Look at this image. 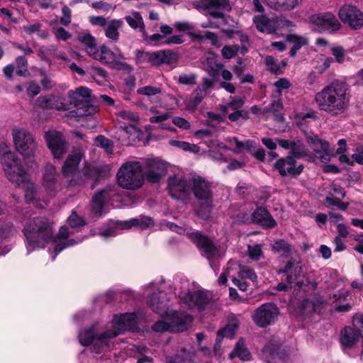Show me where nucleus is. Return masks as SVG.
Listing matches in <instances>:
<instances>
[{
	"label": "nucleus",
	"instance_id": "1",
	"mask_svg": "<svg viewBox=\"0 0 363 363\" xmlns=\"http://www.w3.org/2000/svg\"><path fill=\"white\" fill-rule=\"evenodd\" d=\"M315 101L320 111L330 116L342 115L350 106V86L343 80H334L315 94Z\"/></svg>",
	"mask_w": 363,
	"mask_h": 363
},
{
	"label": "nucleus",
	"instance_id": "2",
	"mask_svg": "<svg viewBox=\"0 0 363 363\" xmlns=\"http://www.w3.org/2000/svg\"><path fill=\"white\" fill-rule=\"evenodd\" d=\"M23 233L33 247H44L52 237V223L44 217H33L24 225Z\"/></svg>",
	"mask_w": 363,
	"mask_h": 363
},
{
	"label": "nucleus",
	"instance_id": "3",
	"mask_svg": "<svg viewBox=\"0 0 363 363\" xmlns=\"http://www.w3.org/2000/svg\"><path fill=\"white\" fill-rule=\"evenodd\" d=\"M0 156L3 171L11 182L20 186L22 182L27 181L28 174L24 170L20 160L5 145L4 147L1 146Z\"/></svg>",
	"mask_w": 363,
	"mask_h": 363
},
{
	"label": "nucleus",
	"instance_id": "4",
	"mask_svg": "<svg viewBox=\"0 0 363 363\" xmlns=\"http://www.w3.org/2000/svg\"><path fill=\"white\" fill-rule=\"evenodd\" d=\"M12 138L17 152L26 161L33 162L38 147L35 135L26 128H14L12 130Z\"/></svg>",
	"mask_w": 363,
	"mask_h": 363
},
{
	"label": "nucleus",
	"instance_id": "5",
	"mask_svg": "<svg viewBox=\"0 0 363 363\" xmlns=\"http://www.w3.org/2000/svg\"><path fill=\"white\" fill-rule=\"evenodd\" d=\"M143 167L139 162L133 161L124 163L117 173V180L120 186L126 189H138L144 182Z\"/></svg>",
	"mask_w": 363,
	"mask_h": 363
},
{
	"label": "nucleus",
	"instance_id": "6",
	"mask_svg": "<svg viewBox=\"0 0 363 363\" xmlns=\"http://www.w3.org/2000/svg\"><path fill=\"white\" fill-rule=\"evenodd\" d=\"M93 59L111 68L128 73L133 70V66L125 62V57L118 48L112 50L106 45H102L99 48Z\"/></svg>",
	"mask_w": 363,
	"mask_h": 363
},
{
	"label": "nucleus",
	"instance_id": "7",
	"mask_svg": "<svg viewBox=\"0 0 363 363\" xmlns=\"http://www.w3.org/2000/svg\"><path fill=\"white\" fill-rule=\"evenodd\" d=\"M191 191L194 192L195 197L199 200L206 201L203 211L201 208L197 210L198 215L202 218H207L210 216L211 206L209 200L212 196V191L210 184L200 176H193L190 179Z\"/></svg>",
	"mask_w": 363,
	"mask_h": 363
},
{
	"label": "nucleus",
	"instance_id": "8",
	"mask_svg": "<svg viewBox=\"0 0 363 363\" xmlns=\"http://www.w3.org/2000/svg\"><path fill=\"white\" fill-rule=\"evenodd\" d=\"M308 22L312 26V30L318 33H334L341 28L339 20L331 12L312 14L308 18Z\"/></svg>",
	"mask_w": 363,
	"mask_h": 363
},
{
	"label": "nucleus",
	"instance_id": "9",
	"mask_svg": "<svg viewBox=\"0 0 363 363\" xmlns=\"http://www.w3.org/2000/svg\"><path fill=\"white\" fill-rule=\"evenodd\" d=\"M91 90L87 87H79L75 91H69L70 104L78 108L81 116L91 115L97 111V108L89 104Z\"/></svg>",
	"mask_w": 363,
	"mask_h": 363
},
{
	"label": "nucleus",
	"instance_id": "10",
	"mask_svg": "<svg viewBox=\"0 0 363 363\" xmlns=\"http://www.w3.org/2000/svg\"><path fill=\"white\" fill-rule=\"evenodd\" d=\"M279 314V308L275 304L265 303L255 310L251 318L256 325L266 328L275 323Z\"/></svg>",
	"mask_w": 363,
	"mask_h": 363
},
{
	"label": "nucleus",
	"instance_id": "11",
	"mask_svg": "<svg viewBox=\"0 0 363 363\" xmlns=\"http://www.w3.org/2000/svg\"><path fill=\"white\" fill-rule=\"evenodd\" d=\"M191 4L199 11H207L208 15L214 18L223 19L224 11L230 9L228 0H194Z\"/></svg>",
	"mask_w": 363,
	"mask_h": 363
},
{
	"label": "nucleus",
	"instance_id": "12",
	"mask_svg": "<svg viewBox=\"0 0 363 363\" xmlns=\"http://www.w3.org/2000/svg\"><path fill=\"white\" fill-rule=\"evenodd\" d=\"M101 174V171L99 167L84 162L82 172L69 181V186H82L88 184L89 182H92L91 189H94L99 180Z\"/></svg>",
	"mask_w": 363,
	"mask_h": 363
},
{
	"label": "nucleus",
	"instance_id": "13",
	"mask_svg": "<svg viewBox=\"0 0 363 363\" xmlns=\"http://www.w3.org/2000/svg\"><path fill=\"white\" fill-rule=\"evenodd\" d=\"M253 23L260 33H274L279 28L292 27L293 22L284 18H269L265 15H257L253 17Z\"/></svg>",
	"mask_w": 363,
	"mask_h": 363
},
{
	"label": "nucleus",
	"instance_id": "14",
	"mask_svg": "<svg viewBox=\"0 0 363 363\" xmlns=\"http://www.w3.org/2000/svg\"><path fill=\"white\" fill-rule=\"evenodd\" d=\"M279 273L286 274V282H280L277 289L279 291H286L293 287H301L303 284V279L301 278V267L298 264H295L293 262H288L284 269H280Z\"/></svg>",
	"mask_w": 363,
	"mask_h": 363
},
{
	"label": "nucleus",
	"instance_id": "15",
	"mask_svg": "<svg viewBox=\"0 0 363 363\" xmlns=\"http://www.w3.org/2000/svg\"><path fill=\"white\" fill-rule=\"evenodd\" d=\"M186 236L199 249L203 250L204 256L209 261L219 256L220 252L218 247L209 237L199 231L186 233Z\"/></svg>",
	"mask_w": 363,
	"mask_h": 363
},
{
	"label": "nucleus",
	"instance_id": "16",
	"mask_svg": "<svg viewBox=\"0 0 363 363\" xmlns=\"http://www.w3.org/2000/svg\"><path fill=\"white\" fill-rule=\"evenodd\" d=\"M79 342L83 345H92L96 352L99 353L104 347H108V340L106 331L103 333H96L94 328L84 329L80 331L78 336Z\"/></svg>",
	"mask_w": 363,
	"mask_h": 363
},
{
	"label": "nucleus",
	"instance_id": "17",
	"mask_svg": "<svg viewBox=\"0 0 363 363\" xmlns=\"http://www.w3.org/2000/svg\"><path fill=\"white\" fill-rule=\"evenodd\" d=\"M340 19L353 29L357 30L363 26V13L357 6L345 4L339 10Z\"/></svg>",
	"mask_w": 363,
	"mask_h": 363
},
{
	"label": "nucleus",
	"instance_id": "18",
	"mask_svg": "<svg viewBox=\"0 0 363 363\" xmlns=\"http://www.w3.org/2000/svg\"><path fill=\"white\" fill-rule=\"evenodd\" d=\"M145 175L150 183L159 182L167 174V164L157 158L146 159L143 164Z\"/></svg>",
	"mask_w": 363,
	"mask_h": 363
},
{
	"label": "nucleus",
	"instance_id": "19",
	"mask_svg": "<svg viewBox=\"0 0 363 363\" xmlns=\"http://www.w3.org/2000/svg\"><path fill=\"white\" fill-rule=\"evenodd\" d=\"M137 325V316L135 313H125L115 316L113 320V329L106 330L108 337L113 338L120 335L123 330H134Z\"/></svg>",
	"mask_w": 363,
	"mask_h": 363
},
{
	"label": "nucleus",
	"instance_id": "20",
	"mask_svg": "<svg viewBox=\"0 0 363 363\" xmlns=\"http://www.w3.org/2000/svg\"><path fill=\"white\" fill-rule=\"evenodd\" d=\"M168 189L170 195L176 199H184L191 193L190 179L182 176L174 175L168 179Z\"/></svg>",
	"mask_w": 363,
	"mask_h": 363
},
{
	"label": "nucleus",
	"instance_id": "21",
	"mask_svg": "<svg viewBox=\"0 0 363 363\" xmlns=\"http://www.w3.org/2000/svg\"><path fill=\"white\" fill-rule=\"evenodd\" d=\"M45 140L54 158L60 159L67 150V143L62 134L57 130H48L45 133Z\"/></svg>",
	"mask_w": 363,
	"mask_h": 363
},
{
	"label": "nucleus",
	"instance_id": "22",
	"mask_svg": "<svg viewBox=\"0 0 363 363\" xmlns=\"http://www.w3.org/2000/svg\"><path fill=\"white\" fill-rule=\"evenodd\" d=\"M84 157V152L82 150L78 149L72 152L62 167V173L65 179H67V182L73 178L77 173L78 167L82 159Z\"/></svg>",
	"mask_w": 363,
	"mask_h": 363
},
{
	"label": "nucleus",
	"instance_id": "23",
	"mask_svg": "<svg viewBox=\"0 0 363 363\" xmlns=\"http://www.w3.org/2000/svg\"><path fill=\"white\" fill-rule=\"evenodd\" d=\"M274 168L282 177L287 175L298 176L302 172L303 166L302 164H296V160L293 157L287 156L278 160L274 164Z\"/></svg>",
	"mask_w": 363,
	"mask_h": 363
},
{
	"label": "nucleus",
	"instance_id": "24",
	"mask_svg": "<svg viewBox=\"0 0 363 363\" xmlns=\"http://www.w3.org/2000/svg\"><path fill=\"white\" fill-rule=\"evenodd\" d=\"M114 195L113 187L106 186L104 189L97 191L91 199V211L98 216H101L104 213L105 203L111 199Z\"/></svg>",
	"mask_w": 363,
	"mask_h": 363
},
{
	"label": "nucleus",
	"instance_id": "25",
	"mask_svg": "<svg viewBox=\"0 0 363 363\" xmlns=\"http://www.w3.org/2000/svg\"><path fill=\"white\" fill-rule=\"evenodd\" d=\"M180 298L188 308H197L199 310L205 308L211 300L208 295L202 291L184 293Z\"/></svg>",
	"mask_w": 363,
	"mask_h": 363
},
{
	"label": "nucleus",
	"instance_id": "26",
	"mask_svg": "<svg viewBox=\"0 0 363 363\" xmlns=\"http://www.w3.org/2000/svg\"><path fill=\"white\" fill-rule=\"evenodd\" d=\"M307 141L315 152V157L326 163L330 161L332 151L328 142L318 138L315 135L307 137Z\"/></svg>",
	"mask_w": 363,
	"mask_h": 363
},
{
	"label": "nucleus",
	"instance_id": "27",
	"mask_svg": "<svg viewBox=\"0 0 363 363\" xmlns=\"http://www.w3.org/2000/svg\"><path fill=\"white\" fill-rule=\"evenodd\" d=\"M171 322V332L179 333L188 330L192 323V316L183 312L175 311L169 315Z\"/></svg>",
	"mask_w": 363,
	"mask_h": 363
},
{
	"label": "nucleus",
	"instance_id": "28",
	"mask_svg": "<svg viewBox=\"0 0 363 363\" xmlns=\"http://www.w3.org/2000/svg\"><path fill=\"white\" fill-rule=\"evenodd\" d=\"M57 177V172L56 168L53 165L48 164L45 167L43 184L48 193L51 195H54L60 188Z\"/></svg>",
	"mask_w": 363,
	"mask_h": 363
},
{
	"label": "nucleus",
	"instance_id": "29",
	"mask_svg": "<svg viewBox=\"0 0 363 363\" xmlns=\"http://www.w3.org/2000/svg\"><path fill=\"white\" fill-rule=\"evenodd\" d=\"M169 298L164 291H159L153 293L147 300V305L155 313L163 314L166 312Z\"/></svg>",
	"mask_w": 363,
	"mask_h": 363
},
{
	"label": "nucleus",
	"instance_id": "30",
	"mask_svg": "<svg viewBox=\"0 0 363 363\" xmlns=\"http://www.w3.org/2000/svg\"><path fill=\"white\" fill-rule=\"evenodd\" d=\"M361 338L363 339L361 332L358 329L348 326L341 330L340 341L343 346L350 347Z\"/></svg>",
	"mask_w": 363,
	"mask_h": 363
},
{
	"label": "nucleus",
	"instance_id": "31",
	"mask_svg": "<svg viewBox=\"0 0 363 363\" xmlns=\"http://www.w3.org/2000/svg\"><path fill=\"white\" fill-rule=\"evenodd\" d=\"M136 64L149 63L152 66H159L162 62V50L152 52L138 50L136 52Z\"/></svg>",
	"mask_w": 363,
	"mask_h": 363
},
{
	"label": "nucleus",
	"instance_id": "32",
	"mask_svg": "<svg viewBox=\"0 0 363 363\" xmlns=\"http://www.w3.org/2000/svg\"><path fill=\"white\" fill-rule=\"evenodd\" d=\"M23 186L25 190V199L27 203L33 202L34 205L39 208H44L45 205H46V202L43 201V204L41 203H39L38 201V192L37 191L36 187L32 183L29 177L28 176V179L25 182H22L21 184V186Z\"/></svg>",
	"mask_w": 363,
	"mask_h": 363
},
{
	"label": "nucleus",
	"instance_id": "33",
	"mask_svg": "<svg viewBox=\"0 0 363 363\" xmlns=\"http://www.w3.org/2000/svg\"><path fill=\"white\" fill-rule=\"evenodd\" d=\"M252 220L262 226L273 228L277 223L270 213L264 208H257L252 215Z\"/></svg>",
	"mask_w": 363,
	"mask_h": 363
},
{
	"label": "nucleus",
	"instance_id": "34",
	"mask_svg": "<svg viewBox=\"0 0 363 363\" xmlns=\"http://www.w3.org/2000/svg\"><path fill=\"white\" fill-rule=\"evenodd\" d=\"M302 2L303 0H266L267 6L279 11H291Z\"/></svg>",
	"mask_w": 363,
	"mask_h": 363
},
{
	"label": "nucleus",
	"instance_id": "35",
	"mask_svg": "<svg viewBox=\"0 0 363 363\" xmlns=\"http://www.w3.org/2000/svg\"><path fill=\"white\" fill-rule=\"evenodd\" d=\"M79 41L85 46V50L91 57L94 58L99 48L96 47V38L88 32H80L77 35Z\"/></svg>",
	"mask_w": 363,
	"mask_h": 363
},
{
	"label": "nucleus",
	"instance_id": "36",
	"mask_svg": "<svg viewBox=\"0 0 363 363\" xmlns=\"http://www.w3.org/2000/svg\"><path fill=\"white\" fill-rule=\"evenodd\" d=\"M206 96L205 91L197 87L190 96L184 100L185 108L189 111H194Z\"/></svg>",
	"mask_w": 363,
	"mask_h": 363
},
{
	"label": "nucleus",
	"instance_id": "37",
	"mask_svg": "<svg viewBox=\"0 0 363 363\" xmlns=\"http://www.w3.org/2000/svg\"><path fill=\"white\" fill-rule=\"evenodd\" d=\"M69 235V229L67 227H61L57 233V238L62 240H66ZM79 241H75L74 239H69L67 240H63L59 243H57L55 247V256L52 257L54 259L55 256L62 252L64 249L73 246L75 244L78 243Z\"/></svg>",
	"mask_w": 363,
	"mask_h": 363
},
{
	"label": "nucleus",
	"instance_id": "38",
	"mask_svg": "<svg viewBox=\"0 0 363 363\" xmlns=\"http://www.w3.org/2000/svg\"><path fill=\"white\" fill-rule=\"evenodd\" d=\"M125 20L132 29L139 30L144 36L146 35L145 23L139 12L135 11H130L125 16Z\"/></svg>",
	"mask_w": 363,
	"mask_h": 363
},
{
	"label": "nucleus",
	"instance_id": "39",
	"mask_svg": "<svg viewBox=\"0 0 363 363\" xmlns=\"http://www.w3.org/2000/svg\"><path fill=\"white\" fill-rule=\"evenodd\" d=\"M123 21L121 19H113L108 22L105 28V35L113 41L119 39L118 30L123 26Z\"/></svg>",
	"mask_w": 363,
	"mask_h": 363
},
{
	"label": "nucleus",
	"instance_id": "40",
	"mask_svg": "<svg viewBox=\"0 0 363 363\" xmlns=\"http://www.w3.org/2000/svg\"><path fill=\"white\" fill-rule=\"evenodd\" d=\"M15 69L16 74L19 77H28L30 76V72L28 69V60L25 56H18L15 60Z\"/></svg>",
	"mask_w": 363,
	"mask_h": 363
},
{
	"label": "nucleus",
	"instance_id": "41",
	"mask_svg": "<svg viewBox=\"0 0 363 363\" xmlns=\"http://www.w3.org/2000/svg\"><path fill=\"white\" fill-rule=\"evenodd\" d=\"M229 357L230 359L238 357L241 360L247 361L250 359L251 354L243 343L239 342L237 343L234 350L229 354Z\"/></svg>",
	"mask_w": 363,
	"mask_h": 363
},
{
	"label": "nucleus",
	"instance_id": "42",
	"mask_svg": "<svg viewBox=\"0 0 363 363\" xmlns=\"http://www.w3.org/2000/svg\"><path fill=\"white\" fill-rule=\"evenodd\" d=\"M117 125H118V121L124 122L127 121L130 123H138L139 121V116L138 113L133 112L129 110H122L118 111L116 113Z\"/></svg>",
	"mask_w": 363,
	"mask_h": 363
},
{
	"label": "nucleus",
	"instance_id": "43",
	"mask_svg": "<svg viewBox=\"0 0 363 363\" xmlns=\"http://www.w3.org/2000/svg\"><path fill=\"white\" fill-rule=\"evenodd\" d=\"M57 50V48L55 45L43 46L38 49L37 55L41 60L48 61L52 57H54Z\"/></svg>",
	"mask_w": 363,
	"mask_h": 363
},
{
	"label": "nucleus",
	"instance_id": "44",
	"mask_svg": "<svg viewBox=\"0 0 363 363\" xmlns=\"http://www.w3.org/2000/svg\"><path fill=\"white\" fill-rule=\"evenodd\" d=\"M91 74L98 84H104L108 82V74L104 68L94 67L91 69Z\"/></svg>",
	"mask_w": 363,
	"mask_h": 363
},
{
	"label": "nucleus",
	"instance_id": "45",
	"mask_svg": "<svg viewBox=\"0 0 363 363\" xmlns=\"http://www.w3.org/2000/svg\"><path fill=\"white\" fill-rule=\"evenodd\" d=\"M274 252L281 253L284 257H288L291 251V246L285 240H279L272 245Z\"/></svg>",
	"mask_w": 363,
	"mask_h": 363
},
{
	"label": "nucleus",
	"instance_id": "46",
	"mask_svg": "<svg viewBox=\"0 0 363 363\" xmlns=\"http://www.w3.org/2000/svg\"><path fill=\"white\" fill-rule=\"evenodd\" d=\"M238 327V322L235 320L230 325L218 332L217 344L220 341V339L226 337H232L234 335L235 330Z\"/></svg>",
	"mask_w": 363,
	"mask_h": 363
},
{
	"label": "nucleus",
	"instance_id": "47",
	"mask_svg": "<svg viewBox=\"0 0 363 363\" xmlns=\"http://www.w3.org/2000/svg\"><path fill=\"white\" fill-rule=\"evenodd\" d=\"M286 38L288 42L293 43L294 47L298 50L308 43V39L305 36L289 34L286 35Z\"/></svg>",
	"mask_w": 363,
	"mask_h": 363
},
{
	"label": "nucleus",
	"instance_id": "48",
	"mask_svg": "<svg viewBox=\"0 0 363 363\" xmlns=\"http://www.w3.org/2000/svg\"><path fill=\"white\" fill-rule=\"evenodd\" d=\"M94 143L96 146L104 148L107 153H113V143L111 140L105 136L102 135H98L95 138Z\"/></svg>",
	"mask_w": 363,
	"mask_h": 363
},
{
	"label": "nucleus",
	"instance_id": "49",
	"mask_svg": "<svg viewBox=\"0 0 363 363\" xmlns=\"http://www.w3.org/2000/svg\"><path fill=\"white\" fill-rule=\"evenodd\" d=\"M169 144L172 146L177 147L184 150L185 151H189V152H198L200 150L199 147L197 146L196 145L191 144L189 143L184 142V141L171 140L169 141Z\"/></svg>",
	"mask_w": 363,
	"mask_h": 363
},
{
	"label": "nucleus",
	"instance_id": "50",
	"mask_svg": "<svg viewBox=\"0 0 363 363\" xmlns=\"http://www.w3.org/2000/svg\"><path fill=\"white\" fill-rule=\"evenodd\" d=\"M238 276L242 279H248L250 281H252L253 283L257 282V276L254 271L253 269L245 266V265H240V270L238 272Z\"/></svg>",
	"mask_w": 363,
	"mask_h": 363
},
{
	"label": "nucleus",
	"instance_id": "51",
	"mask_svg": "<svg viewBox=\"0 0 363 363\" xmlns=\"http://www.w3.org/2000/svg\"><path fill=\"white\" fill-rule=\"evenodd\" d=\"M56 100L55 96H41L35 100V105L43 109H52L53 106L52 104Z\"/></svg>",
	"mask_w": 363,
	"mask_h": 363
},
{
	"label": "nucleus",
	"instance_id": "52",
	"mask_svg": "<svg viewBox=\"0 0 363 363\" xmlns=\"http://www.w3.org/2000/svg\"><path fill=\"white\" fill-rule=\"evenodd\" d=\"M171 322L169 320V315L166 320H158L152 326V330L157 333L171 332Z\"/></svg>",
	"mask_w": 363,
	"mask_h": 363
},
{
	"label": "nucleus",
	"instance_id": "53",
	"mask_svg": "<svg viewBox=\"0 0 363 363\" xmlns=\"http://www.w3.org/2000/svg\"><path fill=\"white\" fill-rule=\"evenodd\" d=\"M247 255H248L249 257L254 261H257V260L260 259V258L263 255V252L262 250L261 245H259V244L253 245H249L247 246Z\"/></svg>",
	"mask_w": 363,
	"mask_h": 363
},
{
	"label": "nucleus",
	"instance_id": "54",
	"mask_svg": "<svg viewBox=\"0 0 363 363\" xmlns=\"http://www.w3.org/2000/svg\"><path fill=\"white\" fill-rule=\"evenodd\" d=\"M177 83L184 85H195L196 84V75L194 73L181 74L177 79Z\"/></svg>",
	"mask_w": 363,
	"mask_h": 363
},
{
	"label": "nucleus",
	"instance_id": "55",
	"mask_svg": "<svg viewBox=\"0 0 363 363\" xmlns=\"http://www.w3.org/2000/svg\"><path fill=\"white\" fill-rule=\"evenodd\" d=\"M275 92L274 94L281 96V92L290 87L291 83L286 78H281L274 82Z\"/></svg>",
	"mask_w": 363,
	"mask_h": 363
},
{
	"label": "nucleus",
	"instance_id": "56",
	"mask_svg": "<svg viewBox=\"0 0 363 363\" xmlns=\"http://www.w3.org/2000/svg\"><path fill=\"white\" fill-rule=\"evenodd\" d=\"M174 28L179 30L188 33L189 35H191V30H195V25L189 21H178L174 24Z\"/></svg>",
	"mask_w": 363,
	"mask_h": 363
},
{
	"label": "nucleus",
	"instance_id": "57",
	"mask_svg": "<svg viewBox=\"0 0 363 363\" xmlns=\"http://www.w3.org/2000/svg\"><path fill=\"white\" fill-rule=\"evenodd\" d=\"M67 223L71 228H74L83 226L85 222L82 217L73 211L67 218Z\"/></svg>",
	"mask_w": 363,
	"mask_h": 363
},
{
	"label": "nucleus",
	"instance_id": "58",
	"mask_svg": "<svg viewBox=\"0 0 363 363\" xmlns=\"http://www.w3.org/2000/svg\"><path fill=\"white\" fill-rule=\"evenodd\" d=\"M291 150L296 157H301L306 155L304 146L300 140H292Z\"/></svg>",
	"mask_w": 363,
	"mask_h": 363
},
{
	"label": "nucleus",
	"instance_id": "59",
	"mask_svg": "<svg viewBox=\"0 0 363 363\" xmlns=\"http://www.w3.org/2000/svg\"><path fill=\"white\" fill-rule=\"evenodd\" d=\"M163 64L171 65L177 61L178 55L171 50H162Z\"/></svg>",
	"mask_w": 363,
	"mask_h": 363
},
{
	"label": "nucleus",
	"instance_id": "60",
	"mask_svg": "<svg viewBox=\"0 0 363 363\" xmlns=\"http://www.w3.org/2000/svg\"><path fill=\"white\" fill-rule=\"evenodd\" d=\"M240 50L239 45H225L221 50L222 55L225 59H231L237 55Z\"/></svg>",
	"mask_w": 363,
	"mask_h": 363
},
{
	"label": "nucleus",
	"instance_id": "61",
	"mask_svg": "<svg viewBox=\"0 0 363 363\" xmlns=\"http://www.w3.org/2000/svg\"><path fill=\"white\" fill-rule=\"evenodd\" d=\"M265 63L268 69L275 74L281 73V67L277 64L276 60L272 56H267L265 58Z\"/></svg>",
	"mask_w": 363,
	"mask_h": 363
},
{
	"label": "nucleus",
	"instance_id": "62",
	"mask_svg": "<svg viewBox=\"0 0 363 363\" xmlns=\"http://www.w3.org/2000/svg\"><path fill=\"white\" fill-rule=\"evenodd\" d=\"M161 92V89L159 87L152 86H145L140 87L138 89V93L140 94H143L147 96H151L160 94Z\"/></svg>",
	"mask_w": 363,
	"mask_h": 363
},
{
	"label": "nucleus",
	"instance_id": "63",
	"mask_svg": "<svg viewBox=\"0 0 363 363\" xmlns=\"http://www.w3.org/2000/svg\"><path fill=\"white\" fill-rule=\"evenodd\" d=\"M281 96L273 94L272 102L268 108L269 111L279 112L283 108V104L281 100Z\"/></svg>",
	"mask_w": 363,
	"mask_h": 363
},
{
	"label": "nucleus",
	"instance_id": "64",
	"mask_svg": "<svg viewBox=\"0 0 363 363\" xmlns=\"http://www.w3.org/2000/svg\"><path fill=\"white\" fill-rule=\"evenodd\" d=\"M351 157L352 159L353 164L356 162L359 164L363 165V146H357Z\"/></svg>",
	"mask_w": 363,
	"mask_h": 363
}]
</instances>
